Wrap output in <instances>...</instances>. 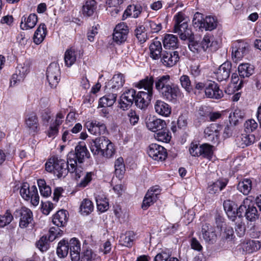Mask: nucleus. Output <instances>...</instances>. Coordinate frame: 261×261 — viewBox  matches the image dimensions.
<instances>
[{
	"instance_id": "54",
	"label": "nucleus",
	"mask_w": 261,
	"mask_h": 261,
	"mask_svg": "<svg viewBox=\"0 0 261 261\" xmlns=\"http://www.w3.org/2000/svg\"><path fill=\"white\" fill-rule=\"evenodd\" d=\"M201 155H200V156L210 160L213 154L212 150L213 146L207 144H203L201 145Z\"/></svg>"
},
{
	"instance_id": "7",
	"label": "nucleus",
	"mask_w": 261,
	"mask_h": 261,
	"mask_svg": "<svg viewBox=\"0 0 261 261\" xmlns=\"http://www.w3.org/2000/svg\"><path fill=\"white\" fill-rule=\"evenodd\" d=\"M249 44L243 41L238 40L234 42L232 47V57L237 62L246 56L249 52Z\"/></svg>"
},
{
	"instance_id": "6",
	"label": "nucleus",
	"mask_w": 261,
	"mask_h": 261,
	"mask_svg": "<svg viewBox=\"0 0 261 261\" xmlns=\"http://www.w3.org/2000/svg\"><path fill=\"white\" fill-rule=\"evenodd\" d=\"M89 153L84 143H79L75 148V152L70 151L67 155L68 162L73 165V163H82L85 158H89Z\"/></svg>"
},
{
	"instance_id": "48",
	"label": "nucleus",
	"mask_w": 261,
	"mask_h": 261,
	"mask_svg": "<svg viewBox=\"0 0 261 261\" xmlns=\"http://www.w3.org/2000/svg\"><path fill=\"white\" fill-rule=\"evenodd\" d=\"M29 191V197L27 200H31V202L33 205H37L39 202V197L36 187L35 186H32L30 187Z\"/></svg>"
},
{
	"instance_id": "10",
	"label": "nucleus",
	"mask_w": 261,
	"mask_h": 261,
	"mask_svg": "<svg viewBox=\"0 0 261 261\" xmlns=\"http://www.w3.org/2000/svg\"><path fill=\"white\" fill-rule=\"evenodd\" d=\"M25 124L30 134L35 135L40 130V125L36 114L31 113L26 116Z\"/></svg>"
},
{
	"instance_id": "9",
	"label": "nucleus",
	"mask_w": 261,
	"mask_h": 261,
	"mask_svg": "<svg viewBox=\"0 0 261 261\" xmlns=\"http://www.w3.org/2000/svg\"><path fill=\"white\" fill-rule=\"evenodd\" d=\"M148 154L153 160L157 161L165 160L167 155L166 149L157 144L149 145Z\"/></svg>"
},
{
	"instance_id": "15",
	"label": "nucleus",
	"mask_w": 261,
	"mask_h": 261,
	"mask_svg": "<svg viewBox=\"0 0 261 261\" xmlns=\"http://www.w3.org/2000/svg\"><path fill=\"white\" fill-rule=\"evenodd\" d=\"M160 94L164 99L172 101L180 95V90L178 86L172 83Z\"/></svg>"
},
{
	"instance_id": "19",
	"label": "nucleus",
	"mask_w": 261,
	"mask_h": 261,
	"mask_svg": "<svg viewBox=\"0 0 261 261\" xmlns=\"http://www.w3.org/2000/svg\"><path fill=\"white\" fill-rule=\"evenodd\" d=\"M231 63L227 61L220 66L218 69L215 72L216 78L218 81L221 82L226 80L229 76Z\"/></svg>"
},
{
	"instance_id": "58",
	"label": "nucleus",
	"mask_w": 261,
	"mask_h": 261,
	"mask_svg": "<svg viewBox=\"0 0 261 261\" xmlns=\"http://www.w3.org/2000/svg\"><path fill=\"white\" fill-rule=\"evenodd\" d=\"M97 209L101 212H104L109 208V203L106 198L98 197L96 199Z\"/></svg>"
},
{
	"instance_id": "30",
	"label": "nucleus",
	"mask_w": 261,
	"mask_h": 261,
	"mask_svg": "<svg viewBox=\"0 0 261 261\" xmlns=\"http://www.w3.org/2000/svg\"><path fill=\"white\" fill-rule=\"evenodd\" d=\"M236 141L240 147L244 148L253 144L255 141V138L253 135L243 134L237 137Z\"/></svg>"
},
{
	"instance_id": "29",
	"label": "nucleus",
	"mask_w": 261,
	"mask_h": 261,
	"mask_svg": "<svg viewBox=\"0 0 261 261\" xmlns=\"http://www.w3.org/2000/svg\"><path fill=\"white\" fill-rule=\"evenodd\" d=\"M243 251L250 253L257 251L261 247L260 242L258 240H247L242 244Z\"/></svg>"
},
{
	"instance_id": "32",
	"label": "nucleus",
	"mask_w": 261,
	"mask_h": 261,
	"mask_svg": "<svg viewBox=\"0 0 261 261\" xmlns=\"http://www.w3.org/2000/svg\"><path fill=\"white\" fill-rule=\"evenodd\" d=\"M164 47L166 49H175L178 46L177 37L172 34H166L163 40Z\"/></svg>"
},
{
	"instance_id": "34",
	"label": "nucleus",
	"mask_w": 261,
	"mask_h": 261,
	"mask_svg": "<svg viewBox=\"0 0 261 261\" xmlns=\"http://www.w3.org/2000/svg\"><path fill=\"white\" fill-rule=\"evenodd\" d=\"M117 96V94L113 92L111 93L107 94L100 98L99 106L103 108L113 106L116 101Z\"/></svg>"
},
{
	"instance_id": "50",
	"label": "nucleus",
	"mask_w": 261,
	"mask_h": 261,
	"mask_svg": "<svg viewBox=\"0 0 261 261\" xmlns=\"http://www.w3.org/2000/svg\"><path fill=\"white\" fill-rule=\"evenodd\" d=\"M135 35L141 43L145 42L147 38V33L143 25H140L135 29Z\"/></svg>"
},
{
	"instance_id": "16",
	"label": "nucleus",
	"mask_w": 261,
	"mask_h": 261,
	"mask_svg": "<svg viewBox=\"0 0 261 261\" xmlns=\"http://www.w3.org/2000/svg\"><path fill=\"white\" fill-rule=\"evenodd\" d=\"M223 129V127L218 124H212L206 127L204 131V137L208 141H213L215 139L217 141L220 132Z\"/></svg>"
},
{
	"instance_id": "1",
	"label": "nucleus",
	"mask_w": 261,
	"mask_h": 261,
	"mask_svg": "<svg viewBox=\"0 0 261 261\" xmlns=\"http://www.w3.org/2000/svg\"><path fill=\"white\" fill-rule=\"evenodd\" d=\"M153 76H146L136 84V87L138 88H144L146 91H139L135 95V103L136 106L141 109L147 107L153 95Z\"/></svg>"
},
{
	"instance_id": "43",
	"label": "nucleus",
	"mask_w": 261,
	"mask_h": 261,
	"mask_svg": "<svg viewBox=\"0 0 261 261\" xmlns=\"http://www.w3.org/2000/svg\"><path fill=\"white\" fill-rule=\"evenodd\" d=\"M154 136L155 139L163 142H168L171 138L169 132L166 126L156 132Z\"/></svg>"
},
{
	"instance_id": "3",
	"label": "nucleus",
	"mask_w": 261,
	"mask_h": 261,
	"mask_svg": "<svg viewBox=\"0 0 261 261\" xmlns=\"http://www.w3.org/2000/svg\"><path fill=\"white\" fill-rule=\"evenodd\" d=\"M69 167L68 160L66 162L58 156L50 158L45 164V170L53 172L58 178L65 176L68 172Z\"/></svg>"
},
{
	"instance_id": "8",
	"label": "nucleus",
	"mask_w": 261,
	"mask_h": 261,
	"mask_svg": "<svg viewBox=\"0 0 261 261\" xmlns=\"http://www.w3.org/2000/svg\"><path fill=\"white\" fill-rule=\"evenodd\" d=\"M15 216L19 217V226L21 228H25L33 221V213L32 211L23 207L15 211Z\"/></svg>"
},
{
	"instance_id": "11",
	"label": "nucleus",
	"mask_w": 261,
	"mask_h": 261,
	"mask_svg": "<svg viewBox=\"0 0 261 261\" xmlns=\"http://www.w3.org/2000/svg\"><path fill=\"white\" fill-rule=\"evenodd\" d=\"M88 130L94 135H103L107 133L106 125L101 122L94 120L88 121L85 124Z\"/></svg>"
},
{
	"instance_id": "46",
	"label": "nucleus",
	"mask_w": 261,
	"mask_h": 261,
	"mask_svg": "<svg viewBox=\"0 0 261 261\" xmlns=\"http://www.w3.org/2000/svg\"><path fill=\"white\" fill-rule=\"evenodd\" d=\"M37 183L39 188L40 194L42 196L47 197L51 195V188L49 186L46 185V182L44 179H38Z\"/></svg>"
},
{
	"instance_id": "20",
	"label": "nucleus",
	"mask_w": 261,
	"mask_h": 261,
	"mask_svg": "<svg viewBox=\"0 0 261 261\" xmlns=\"http://www.w3.org/2000/svg\"><path fill=\"white\" fill-rule=\"evenodd\" d=\"M69 244L71 259L72 261H79L80 259L81 244L76 238L71 239Z\"/></svg>"
},
{
	"instance_id": "63",
	"label": "nucleus",
	"mask_w": 261,
	"mask_h": 261,
	"mask_svg": "<svg viewBox=\"0 0 261 261\" xmlns=\"http://www.w3.org/2000/svg\"><path fill=\"white\" fill-rule=\"evenodd\" d=\"M172 256L171 254L166 251H162L157 254L154 258V261H168Z\"/></svg>"
},
{
	"instance_id": "17",
	"label": "nucleus",
	"mask_w": 261,
	"mask_h": 261,
	"mask_svg": "<svg viewBox=\"0 0 261 261\" xmlns=\"http://www.w3.org/2000/svg\"><path fill=\"white\" fill-rule=\"evenodd\" d=\"M202 237L207 243L213 244L217 240L215 228L209 224L205 223L202 226Z\"/></svg>"
},
{
	"instance_id": "26",
	"label": "nucleus",
	"mask_w": 261,
	"mask_h": 261,
	"mask_svg": "<svg viewBox=\"0 0 261 261\" xmlns=\"http://www.w3.org/2000/svg\"><path fill=\"white\" fill-rule=\"evenodd\" d=\"M125 83V77L123 74L119 73L115 74L109 82L110 89L112 91L115 92L122 87Z\"/></svg>"
},
{
	"instance_id": "27",
	"label": "nucleus",
	"mask_w": 261,
	"mask_h": 261,
	"mask_svg": "<svg viewBox=\"0 0 261 261\" xmlns=\"http://www.w3.org/2000/svg\"><path fill=\"white\" fill-rule=\"evenodd\" d=\"M224 209L228 217L233 221L237 219V206L235 203L229 200H225L223 202Z\"/></svg>"
},
{
	"instance_id": "35",
	"label": "nucleus",
	"mask_w": 261,
	"mask_h": 261,
	"mask_svg": "<svg viewBox=\"0 0 261 261\" xmlns=\"http://www.w3.org/2000/svg\"><path fill=\"white\" fill-rule=\"evenodd\" d=\"M46 28L44 24H41L36 30L34 35V42L36 44H40L44 39L46 35Z\"/></svg>"
},
{
	"instance_id": "45",
	"label": "nucleus",
	"mask_w": 261,
	"mask_h": 261,
	"mask_svg": "<svg viewBox=\"0 0 261 261\" xmlns=\"http://www.w3.org/2000/svg\"><path fill=\"white\" fill-rule=\"evenodd\" d=\"M125 171L123 159L120 157L115 162V172L116 175L119 178H121Z\"/></svg>"
},
{
	"instance_id": "5",
	"label": "nucleus",
	"mask_w": 261,
	"mask_h": 261,
	"mask_svg": "<svg viewBox=\"0 0 261 261\" xmlns=\"http://www.w3.org/2000/svg\"><path fill=\"white\" fill-rule=\"evenodd\" d=\"M244 213L245 217L248 221L253 222L258 219L259 214L257 210L254 203L248 198H245L237 209V214L239 219L242 217Z\"/></svg>"
},
{
	"instance_id": "40",
	"label": "nucleus",
	"mask_w": 261,
	"mask_h": 261,
	"mask_svg": "<svg viewBox=\"0 0 261 261\" xmlns=\"http://www.w3.org/2000/svg\"><path fill=\"white\" fill-rule=\"evenodd\" d=\"M237 188L244 195H247L251 190L252 181L250 179H244L239 182Z\"/></svg>"
},
{
	"instance_id": "2",
	"label": "nucleus",
	"mask_w": 261,
	"mask_h": 261,
	"mask_svg": "<svg viewBox=\"0 0 261 261\" xmlns=\"http://www.w3.org/2000/svg\"><path fill=\"white\" fill-rule=\"evenodd\" d=\"M89 147L94 155L107 158L112 157L115 152L113 144L105 136L91 140L89 142Z\"/></svg>"
},
{
	"instance_id": "22",
	"label": "nucleus",
	"mask_w": 261,
	"mask_h": 261,
	"mask_svg": "<svg viewBox=\"0 0 261 261\" xmlns=\"http://www.w3.org/2000/svg\"><path fill=\"white\" fill-rule=\"evenodd\" d=\"M174 33L178 34L181 40H186L192 38V32L188 29V25L186 21L183 22L181 24L174 27Z\"/></svg>"
},
{
	"instance_id": "4",
	"label": "nucleus",
	"mask_w": 261,
	"mask_h": 261,
	"mask_svg": "<svg viewBox=\"0 0 261 261\" xmlns=\"http://www.w3.org/2000/svg\"><path fill=\"white\" fill-rule=\"evenodd\" d=\"M212 36L205 35L200 42L189 39V48L195 54L206 51L207 49L216 50L218 48L217 41H214Z\"/></svg>"
},
{
	"instance_id": "52",
	"label": "nucleus",
	"mask_w": 261,
	"mask_h": 261,
	"mask_svg": "<svg viewBox=\"0 0 261 261\" xmlns=\"http://www.w3.org/2000/svg\"><path fill=\"white\" fill-rule=\"evenodd\" d=\"M82 214L87 215L93 210V205L92 201L89 199H84L80 206Z\"/></svg>"
},
{
	"instance_id": "59",
	"label": "nucleus",
	"mask_w": 261,
	"mask_h": 261,
	"mask_svg": "<svg viewBox=\"0 0 261 261\" xmlns=\"http://www.w3.org/2000/svg\"><path fill=\"white\" fill-rule=\"evenodd\" d=\"M12 214L7 211L4 215H0V227H4L9 224L13 220Z\"/></svg>"
},
{
	"instance_id": "23",
	"label": "nucleus",
	"mask_w": 261,
	"mask_h": 261,
	"mask_svg": "<svg viewBox=\"0 0 261 261\" xmlns=\"http://www.w3.org/2000/svg\"><path fill=\"white\" fill-rule=\"evenodd\" d=\"M155 112L160 115L167 117L171 112L170 106L162 100H156L154 105Z\"/></svg>"
},
{
	"instance_id": "57",
	"label": "nucleus",
	"mask_w": 261,
	"mask_h": 261,
	"mask_svg": "<svg viewBox=\"0 0 261 261\" xmlns=\"http://www.w3.org/2000/svg\"><path fill=\"white\" fill-rule=\"evenodd\" d=\"M60 68L56 63H51L48 67L46 71V77L60 75Z\"/></svg>"
},
{
	"instance_id": "39",
	"label": "nucleus",
	"mask_w": 261,
	"mask_h": 261,
	"mask_svg": "<svg viewBox=\"0 0 261 261\" xmlns=\"http://www.w3.org/2000/svg\"><path fill=\"white\" fill-rule=\"evenodd\" d=\"M76 60V53L74 49H67L64 54V61L67 67L71 66Z\"/></svg>"
},
{
	"instance_id": "18",
	"label": "nucleus",
	"mask_w": 261,
	"mask_h": 261,
	"mask_svg": "<svg viewBox=\"0 0 261 261\" xmlns=\"http://www.w3.org/2000/svg\"><path fill=\"white\" fill-rule=\"evenodd\" d=\"M170 79V76L168 74L158 76L155 79H153L155 88L160 94L163 92L169 86L172 84Z\"/></svg>"
},
{
	"instance_id": "12",
	"label": "nucleus",
	"mask_w": 261,
	"mask_h": 261,
	"mask_svg": "<svg viewBox=\"0 0 261 261\" xmlns=\"http://www.w3.org/2000/svg\"><path fill=\"white\" fill-rule=\"evenodd\" d=\"M136 91L133 89L125 91L120 96L119 102L120 108L123 110H127L135 102Z\"/></svg>"
},
{
	"instance_id": "21",
	"label": "nucleus",
	"mask_w": 261,
	"mask_h": 261,
	"mask_svg": "<svg viewBox=\"0 0 261 261\" xmlns=\"http://www.w3.org/2000/svg\"><path fill=\"white\" fill-rule=\"evenodd\" d=\"M93 244L92 236L88 237L87 240L84 242L83 251L80 254V259L79 261H92L95 257L96 254L89 248L85 249L84 245L87 244Z\"/></svg>"
},
{
	"instance_id": "38",
	"label": "nucleus",
	"mask_w": 261,
	"mask_h": 261,
	"mask_svg": "<svg viewBox=\"0 0 261 261\" xmlns=\"http://www.w3.org/2000/svg\"><path fill=\"white\" fill-rule=\"evenodd\" d=\"M135 239V233L132 231H128L121 236L120 242L122 245L129 247L133 245Z\"/></svg>"
},
{
	"instance_id": "13",
	"label": "nucleus",
	"mask_w": 261,
	"mask_h": 261,
	"mask_svg": "<svg viewBox=\"0 0 261 261\" xmlns=\"http://www.w3.org/2000/svg\"><path fill=\"white\" fill-rule=\"evenodd\" d=\"M205 94L207 98L214 99H220L223 96V92L220 89L218 84L213 81L206 83Z\"/></svg>"
},
{
	"instance_id": "31",
	"label": "nucleus",
	"mask_w": 261,
	"mask_h": 261,
	"mask_svg": "<svg viewBox=\"0 0 261 261\" xmlns=\"http://www.w3.org/2000/svg\"><path fill=\"white\" fill-rule=\"evenodd\" d=\"M150 57L154 60H158L161 57L162 44L160 41L155 39L149 46Z\"/></svg>"
},
{
	"instance_id": "41",
	"label": "nucleus",
	"mask_w": 261,
	"mask_h": 261,
	"mask_svg": "<svg viewBox=\"0 0 261 261\" xmlns=\"http://www.w3.org/2000/svg\"><path fill=\"white\" fill-rule=\"evenodd\" d=\"M68 251V242L65 240H62L60 241L57 248V253L58 255L61 258H64L67 255Z\"/></svg>"
},
{
	"instance_id": "51",
	"label": "nucleus",
	"mask_w": 261,
	"mask_h": 261,
	"mask_svg": "<svg viewBox=\"0 0 261 261\" xmlns=\"http://www.w3.org/2000/svg\"><path fill=\"white\" fill-rule=\"evenodd\" d=\"M69 167L68 168V172L72 173H74L75 178L77 179L80 178L82 175H84V172L83 168L81 166H77V163H74L73 165H71V163L68 162Z\"/></svg>"
},
{
	"instance_id": "42",
	"label": "nucleus",
	"mask_w": 261,
	"mask_h": 261,
	"mask_svg": "<svg viewBox=\"0 0 261 261\" xmlns=\"http://www.w3.org/2000/svg\"><path fill=\"white\" fill-rule=\"evenodd\" d=\"M30 65V61L27 60L23 64L17 66L16 72L19 75L20 79H24L25 75L29 72Z\"/></svg>"
},
{
	"instance_id": "37",
	"label": "nucleus",
	"mask_w": 261,
	"mask_h": 261,
	"mask_svg": "<svg viewBox=\"0 0 261 261\" xmlns=\"http://www.w3.org/2000/svg\"><path fill=\"white\" fill-rule=\"evenodd\" d=\"M142 11V8L140 6L129 5L124 12L123 15V19L128 16H132L134 18H137Z\"/></svg>"
},
{
	"instance_id": "25",
	"label": "nucleus",
	"mask_w": 261,
	"mask_h": 261,
	"mask_svg": "<svg viewBox=\"0 0 261 261\" xmlns=\"http://www.w3.org/2000/svg\"><path fill=\"white\" fill-rule=\"evenodd\" d=\"M146 126L150 130L157 132L166 126V123L164 120L151 118L146 122Z\"/></svg>"
},
{
	"instance_id": "47",
	"label": "nucleus",
	"mask_w": 261,
	"mask_h": 261,
	"mask_svg": "<svg viewBox=\"0 0 261 261\" xmlns=\"http://www.w3.org/2000/svg\"><path fill=\"white\" fill-rule=\"evenodd\" d=\"M217 21L215 17L211 16L205 17L204 19L203 29L206 31H212L217 26Z\"/></svg>"
},
{
	"instance_id": "62",
	"label": "nucleus",
	"mask_w": 261,
	"mask_h": 261,
	"mask_svg": "<svg viewBox=\"0 0 261 261\" xmlns=\"http://www.w3.org/2000/svg\"><path fill=\"white\" fill-rule=\"evenodd\" d=\"M235 229L239 237H242L244 235L245 232V226L241 220H239L236 222Z\"/></svg>"
},
{
	"instance_id": "60",
	"label": "nucleus",
	"mask_w": 261,
	"mask_h": 261,
	"mask_svg": "<svg viewBox=\"0 0 261 261\" xmlns=\"http://www.w3.org/2000/svg\"><path fill=\"white\" fill-rule=\"evenodd\" d=\"M93 173L91 172H87L83 179L77 183V187L81 188L86 187L92 180V176Z\"/></svg>"
},
{
	"instance_id": "53",
	"label": "nucleus",
	"mask_w": 261,
	"mask_h": 261,
	"mask_svg": "<svg viewBox=\"0 0 261 261\" xmlns=\"http://www.w3.org/2000/svg\"><path fill=\"white\" fill-rule=\"evenodd\" d=\"M158 199L156 196L150 194L149 193L146 194L142 205V208L146 210L149 206L155 202Z\"/></svg>"
},
{
	"instance_id": "24",
	"label": "nucleus",
	"mask_w": 261,
	"mask_h": 261,
	"mask_svg": "<svg viewBox=\"0 0 261 261\" xmlns=\"http://www.w3.org/2000/svg\"><path fill=\"white\" fill-rule=\"evenodd\" d=\"M227 183L228 180L227 179H219L208 185L207 187V191L210 194H216L222 190L226 187Z\"/></svg>"
},
{
	"instance_id": "49",
	"label": "nucleus",
	"mask_w": 261,
	"mask_h": 261,
	"mask_svg": "<svg viewBox=\"0 0 261 261\" xmlns=\"http://www.w3.org/2000/svg\"><path fill=\"white\" fill-rule=\"evenodd\" d=\"M51 241L49 240L47 236H42L38 241L36 242L37 248L42 252L47 251L49 248Z\"/></svg>"
},
{
	"instance_id": "14",
	"label": "nucleus",
	"mask_w": 261,
	"mask_h": 261,
	"mask_svg": "<svg viewBox=\"0 0 261 261\" xmlns=\"http://www.w3.org/2000/svg\"><path fill=\"white\" fill-rule=\"evenodd\" d=\"M161 61L167 67H171L175 65L179 60L178 53L177 51H163L161 55Z\"/></svg>"
},
{
	"instance_id": "28",
	"label": "nucleus",
	"mask_w": 261,
	"mask_h": 261,
	"mask_svg": "<svg viewBox=\"0 0 261 261\" xmlns=\"http://www.w3.org/2000/svg\"><path fill=\"white\" fill-rule=\"evenodd\" d=\"M37 21V16L34 13L31 14L28 17L23 16L21 19L20 28L22 30L32 29L35 26Z\"/></svg>"
},
{
	"instance_id": "33",
	"label": "nucleus",
	"mask_w": 261,
	"mask_h": 261,
	"mask_svg": "<svg viewBox=\"0 0 261 261\" xmlns=\"http://www.w3.org/2000/svg\"><path fill=\"white\" fill-rule=\"evenodd\" d=\"M67 212L64 210H60L53 216V223L58 227L65 225L67 221Z\"/></svg>"
},
{
	"instance_id": "61",
	"label": "nucleus",
	"mask_w": 261,
	"mask_h": 261,
	"mask_svg": "<svg viewBox=\"0 0 261 261\" xmlns=\"http://www.w3.org/2000/svg\"><path fill=\"white\" fill-rule=\"evenodd\" d=\"M127 35L121 33L120 32H114L113 33V40L118 44L124 42L127 38Z\"/></svg>"
},
{
	"instance_id": "55",
	"label": "nucleus",
	"mask_w": 261,
	"mask_h": 261,
	"mask_svg": "<svg viewBox=\"0 0 261 261\" xmlns=\"http://www.w3.org/2000/svg\"><path fill=\"white\" fill-rule=\"evenodd\" d=\"M179 80L181 87L184 88L187 92L190 93L192 91L193 87L190 77L188 75H183L181 76Z\"/></svg>"
},
{
	"instance_id": "56",
	"label": "nucleus",
	"mask_w": 261,
	"mask_h": 261,
	"mask_svg": "<svg viewBox=\"0 0 261 261\" xmlns=\"http://www.w3.org/2000/svg\"><path fill=\"white\" fill-rule=\"evenodd\" d=\"M204 18L203 15L199 12H196L193 17L192 22L194 27L198 29H203L204 26Z\"/></svg>"
},
{
	"instance_id": "36",
	"label": "nucleus",
	"mask_w": 261,
	"mask_h": 261,
	"mask_svg": "<svg viewBox=\"0 0 261 261\" xmlns=\"http://www.w3.org/2000/svg\"><path fill=\"white\" fill-rule=\"evenodd\" d=\"M96 2L95 0H88L83 6V14L84 16H90L96 9Z\"/></svg>"
},
{
	"instance_id": "44",
	"label": "nucleus",
	"mask_w": 261,
	"mask_h": 261,
	"mask_svg": "<svg viewBox=\"0 0 261 261\" xmlns=\"http://www.w3.org/2000/svg\"><path fill=\"white\" fill-rule=\"evenodd\" d=\"M239 75L243 77H249L253 72L252 67L248 63L241 64L238 67Z\"/></svg>"
},
{
	"instance_id": "64",
	"label": "nucleus",
	"mask_w": 261,
	"mask_h": 261,
	"mask_svg": "<svg viewBox=\"0 0 261 261\" xmlns=\"http://www.w3.org/2000/svg\"><path fill=\"white\" fill-rule=\"evenodd\" d=\"M244 127L246 131L253 132L257 128V123L254 120H248L245 123Z\"/></svg>"
}]
</instances>
